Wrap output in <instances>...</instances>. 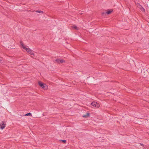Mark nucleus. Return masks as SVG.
<instances>
[{"mask_svg": "<svg viewBox=\"0 0 149 149\" xmlns=\"http://www.w3.org/2000/svg\"><path fill=\"white\" fill-rule=\"evenodd\" d=\"M38 84L40 86L44 89H47L48 88V86L46 84H44L40 81H39Z\"/></svg>", "mask_w": 149, "mask_h": 149, "instance_id": "nucleus-1", "label": "nucleus"}, {"mask_svg": "<svg viewBox=\"0 0 149 149\" xmlns=\"http://www.w3.org/2000/svg\"><path fill=\"white\" fill-rule=\"evenodd\" d=\"M54 62H56L57 63H64L65 62V61L63 59L61 58H57L54 61Z\"/></svg>", "mask_w": 149, "mask_h": 149, "instance_id": "nucleus-2", "label": "nucleus"}, {"mask_svg": "<svg viewBox=\"0 0 149 149\" xmlns=\"http://www.w3.org/2000/svg\"><path fill=\"white\" fill-rule=\"evenodd\" d=\"M21 47L22 48L26 50V51L27 52V50H29L30 49L26 45H24L22 42H21Z\"/></svg>", "mask_w": 149, "mask_h": 149, "instance_id": "nucleus-3", "label": "nucleus"}, {"mask_svg": "<svg viewBox=\"0 0 149 149\" xmlns=\"http://www.w3.org/2000/svg\"><path fill=\"white\" fill-rule=\"evenodd\" d=\"M91 105L92 106L97 108H99L100 106V104L95 102H92L91 103Z\"/></svg>", "mask_w": 149, "mask_h": 149, "instance_id": "nucleus-4", "label": "nucleus"}, {"mask_svg": "<svg viewBox=\"0 0 149 149\" xmlns=\"http://www.w3.org/2000/svg\"><path fill=\"white\" fill-rule=\"evenodd\" d=\"M5 126L6 123H4L3 122H1L0 124V127L1 128L2 130H3L5 127Z\"/></svg>", "mask_w": 149, "mask_h": 149, "instance_id": "nucleus-5", "label": "nucleus"}, {"mask_svg": "<svg viewBox=\"0 0 149 149\" xmlns=\"http://www.w3.org/2000/svg\"><path fill=\"white\" fill-rule=\"evenodd\" d=\"M27 52L29 54H30L31 55H34V54L33 50L31 49L30 48L29 50H27Z\"/></svg>", "mask_w": 149, "mask_h": 149, "instance_id": "nucleus-6", "label": "nucleus"}, {"mask_svg": "<svg viewBox=\"0 0 149 149\" xmlns=\"http://www.w3.org/2000/svg\"><path fill=\"white\" fill-rule=\"evenodd\" d=\"M90 115V114L89 113L87 112L86 114L83 115L82 116L85 118H87Z\"/></svg>", "mask_w": 149, "mask_h": 149, "instance_id": "nucleus-7", "label": "nucleus"}, {"mask_svg": "<svg viewBox=\"0 0 149 149\" xmlns=\"http://www.w3.org/2000/svg\"><path fill=\"white\" fill-rule=\"evenodd\" d=\"M113 11L112 9L107 10H106V13L107 15L110 14L113 12Z\"/></svg>", "mask_w": 149, "mask_h": 149, "instance_id": "nucleus-8", "label": "nucleus"}, {"mask_svg": "<svg viewBox=\"0 0 149 149\" xmlns=\"http://www.w3.org/2000/svg\"><path fill=\"white\" fill-rule=\"evenodd\" d=\"M71 27L72 28L75 29H78V28L75 25H73L71 26Z\"/></svg>", "mask_w": 149, "mask_h": 149, "instance_id": "nucleus-9", "label": "nucleus"}, {"mask_svg": "<svg viewBox=\"0 0 149 149\" xmlns=\"http://www.w3.org/2000/svg\"><path fill=\"white\" fill-rule=\"evenodd\" d=\"M36 12L37 13H43V11L41 10H36Z\"/></svg>", "mask_w": 149, "mask_h": 149, "instance_id": "nucleus-10", "label": "nucleus"}, {"mask_svg": "<svg viewBox=\"0 0 149 149\" xmlns=\"http://www.w3.org/2000/svg\"><path fill=\"white\" fill-rule=\"evenodd\" d=\"M25 116H31L32 114L31 113H27L25 115Z\"/></svg>", "mask_w": 149, "mask_h": 149, "instance_id": "nucleus-11", "label": "nucleus"}, {"mask_svg": "<svg viewBox=\"0 0 149 149\" xmlns=\"http://www.w3.org/2000/svg\"><path fill=\"white\" fill-rule=\"evenodd\" d=\"M106 14V12H103L102 13V15L104 16Z\"/></svg>", "mask_w": 149, "mask_h": 149, "instance_id": "nucleus-12", "label": "nucleus"}, {"mask_svg": "<svg viewBox=\"0 0 149 149\" xmlns=\"http://www.w3.org/2000/svg\"><path fill=\"white\" fill-rule=\"evenodd\" d=\"M141 10L143 11H145V9L143 7H141Z\"/></svg>", "mask_w": 149, "mask_h": 149, "instance_id": "nucleus-13", "label": "nucleus"}, {"mask_svg": "<svg viewBox=\"0 0 149 149\" xmlns=\"http://www.w3.org/2000/svg\"><path fill=\"white\" fill-rule=\"evenodd\" d=\"M62 141L64 143L66 141V140H63Z\"/></svg>", "mask_w": 149, "mask_h": 149, "instance_id": "nucleus-14", "label": "nucleus"}, {"mask_svg": "<svg viewBox=\"0 0 149 149\" xmlns=\"http://www.w3.org/2000/svg\"><path fill=\"white\" fill-rule=\"evenodd\" d=\"M1 59H0V62H1Z\"/></svg>", "mask_w": 149, "mask_h": 149, "instance_id": "nucleus-15", "label": "nucleus"}]
</instances>
